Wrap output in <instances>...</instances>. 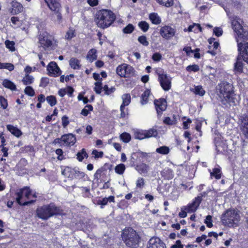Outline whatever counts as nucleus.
<instances>
[{"label":"nucleus","instance_id":"1","mask_svg":"<svg viewBox=\"0 0 248 248\" xmlns=\"http://www.w3.org/2000/svg\"><path fill=\"white\" fill-rule=\"evenodd\" d=\"M218 86V95L222 103L224 105L228 104L230 106L236 105L237 100L233 97L232 85L226 82H222Z\"/></svg>","mask_w":248,"mask_h":248},{"label":"nucleus","instance_id":"2","mask_svg":"<svg viewBox=\"0 0 248 248\" xmlns=\"http://www.w3.org/2000/svg\"><path fill=\"white\" fill-rule=\"evenodd\" d=\"M221 220L225 226L236 227L238 226L241 220L240 211L235 208L229 209L222 215Z\"/></svg>","mask_w":248,"mask_h":248},{"label":"nucleus","instance_id":"3","mask_svg":"<svg viewBox=\"0 0 248 248\" xmlns=\"http://www.w3.org/2000/svg\"><path fill=\"white\" fill-rule=\"evenodd\" d=\"M230 20L232 28L236 33V42H238L239 40L247 41L248 39V32L247 27L244 26L243 21L236 16L230 17Z\"/></svg>","mask_w":248,"mask_h":248},{"label":"nucleus","instance_id":"4","mask_svg":"<svg viewBox=\"0 0 248 248\" xmlns=\"http://www.w3.org/2000/svg\"><path fill=\"white\" fill-rule=\"evenodd\" d=\"M115 19V16L110 10H102L96 14L94 21L99 28L105 29L110 26Z\"/></svg>","mask_w":248,"mask_h":248},{"label":"nucleus","instance_id":"5","mask_svg":"<svg viewBox=\"0 0 248 248\" xmlns=\"http://www.w3.org/2000/svg\"><path fill=\"white\" fill-rule=\"evenodd\" d=\"M122 237L125 245L130 248H137L139 246L140 237L137 232L132 228L125 229Z\"/></svg>","mask_w":248,"mask_h":248},{"label":"nucleus","instance_id":"6","mask_svg":"<svg viewBox=\"0 0 248 248\" xmlns=\"http://www.w3.org/2000/svg\"><path fill=\"white\" fill-rule=\"evenodd\" d=\"M37 216L42 219L46 220L50 217L61 213V210L55 204L51 203L39 207L36 209Z\"/></svg>","mask_w":248,"mask_h":248},{"label":"nucleus","instance_id":"7","mask_svg":"<svg viewBox=\"0 0 248 248\" xmlns=\"http://www.w3.org/2000/svg\"><path fill=\"white\" fill-rule=\"evenodd\" d=\"M31 195V191L29 187H24L16 193V201L17 202L21 205H27L33 203L34 201L31 200L29 202L25 201L24 202H22L21 201L22 199H24V201H26V199H29Z\"/></svg>","mask_w":248,"mask_h":248},{"label":"nucleus","instance_id":"8","mask_svg":"<svg viewBox=\"0 0 248 248\" xmlns=\"http://www.w3.org/2000/svg\"><path fill=\"white\" fill-rule=\"evenodd\" d=\"M134 68L129 65L123 63L116 69L117 74L121 77H129L134 74Z\"/></svg>","mask_w":248,"mask_h":248},{"label":"nucleus","instance_id":"9","mask_svg":"<svg viewBox=\"0 0 248 248\" xmlns=\"http://www.w3.org/2000/svg\"><path fill=\"white\" fill-rule=\"evenodd\" d=\"M246 41L239 40L237 43L239 52L238 56L243 58V61L248 63V43H245Z\"/></svg>","mask_w":248,"mask_h":248},{"label":"nucleus","instance_id":"10","mask_svg":"<svg viewBox=\"0 0 248 248\" xmlns=\"http://www.w3.org/2000/svg\"><path fill=\"white\" fill-rule=\"evenodd\" d=\"M158 79L162 88L166 91L171 88V78L166 74L158 75Z\"/></svg>","mask_w":248,"mask_h":248},{"label":"nucleus","instance_id":"11","mask_svg":"<svg viewBox=\"0 0 248 248\" xmlns=\"http://www.w3.org/2000/svg\"><path fill=\"white\" fill-rule=\"evenodd\" d=\"M160 34L163 38L169 40L174 36L175 30L170 26H165L161 28Z\"/></svg>","mask_w":248,"mask_h":248},{"label":"nucleus","instance_id":"12","mask_svg":"<svg viewBox=\"0 0 248 248\" xmlns=\"http://www.w3.org/2000/svg\"><path fill=\"white\" fill-rule=\"evenodd\" d=\"M39 41L41 45L46 47H48L52 45V37L46 32L39 35Z\"/></svg>","mask_w":248,"mask_h":248},{"label":"nucleus","instance_id":"13","mask_svg":"<svg viewBox=\"0 0 248 248\" xmlns=\"http://www.w3.org/2000/svg\"><path fill=\"white\" fill-rule=\"evenodd\" d=\"M147 248H166L165 244L158 237L151 238Z\"/></svg>","mask_w":248,"mask_h":248},{"label":"nucleus","instance_id":"14","mask_svg":"<svg viewBox=\"0 0 248 248\" xmlns=\"http://www.w3.org/2000/svg\"><path fill=\"white\" fill-rule=\"evenodd\" d=\"M201 201L202 197L198 196L194 199L191 204H189L187 206H184V209L186 210L188 213L194 212L199 206Z\"/></svg>","mask_w":248,"mask_h":248},{"label":"nucleus","instance_id":"15","mask_svg":"<svg viewBox=\"0 0 248 248\" xmlns=\"http://www.w3.org/2000/svg\"><path fill=\"white\" fill-rule=\"evenodd\" d=\"M241 129L245 136L248 137V114H244L240 118Z\"/></svg>","mask_w":248,"mask_h":248},{"label":"nucleus","instance_id":"16","mask_svg":"<svg viewBox=\"0 0 248 248\" xmlns=\"http://www.w3.org/2000/svg\"><path fill=\"white\" fill-rule=\"evenodd\" d=\"M47 70L50 75L55 77L60 74V69L55 62H51L47 67Z\"/></svg>","mask_w":248,"mask_h":248},{"label":"nucleus","instance_id":"17","mask_svg":"<svg viewBox=\"0 0 248 248\" xmlns=\"http://www.w3.org/2000/svg\"><path fill=\"white\" fill-rule=\"evenodd\" d=\"M156 110L158 115L161 114V112L166 110L167 108L166 101L164 99H160L155 101Z\"/></svg>","mask_w":248,"mask_h":248},{"label":"nucleus","instance_id":"18","mask_svg":"<svg viewBox=\"0 0 248 248\" xmlns=\"http://www.w3.org/2000/svg\"><path fill=\"white\" fill-rule=\"evenodd\" d=\"M61 140L64 142L66 145H73L76 141L75 137L72 134H68L62 136Z\"/></svg>","mask_w":248,"mask_h":248},{"label":"nucleus","instance_id":"19","mask_svg":"<svg viewBox=\"0 0 248 248\" xmlns=\"http://www.w3.org/2000/svg\"><path fill=\"white\" fill-rule=\"evenodd\" d=\"M243 58L238 56L236 62L234 65V71L235 74H239L243 73L244 63Z\"/></svg>","mask_w":248,"mask_h":248},{"label":"nucleus","instance_id":"20","mask_svg":"<svg viewBox=\"0 0 248 248\" xmlns=\"http://www.w3.org/2000/svg\"><path fill=\"white\" fill-rule=\"evenodd\" d=\"M50 9L54 12L60 11L61 4L58 0H45Z\"/></svg>","mask_w":248,"mask_h":248},{"label":"nucleus","instance_id":"21","mask_svg":"<svg viewBox=\"0 0 248 248\" xmlns=\"http://www.w3.org/2000/svg\"><path fill=\"white\" fill-rule=\"evenodd\" d=\"M11 13L12 14H18L23 11V7L22 5L17 1H12Z\"/></svg>","mask_w":248,"mask_h":248},{"label":"nucleus","instance_id":"22","mask_svg":"<svg viewBox=\"0 0 248 248\" xmlns=\"http://www.w3.org/2000/svg\"><path fill=\"white\" fill-rule=\"evenodd\" d=\"M6 127L7 130L16 137H19L22 135L21 131L17 127L10 124L7 125Z\"/></svg>","mask_w":248,"mask_h":248},{"label":"nucleus","instance_id":"23","mask_svg":"<svg viewBox=\"0 0 248 248\" xmlns=\"http://www.w3.org/2000/svg\"><path fill=\"white\" fill-rule=\"evenodd\" d=\"M2 85L5 88H8L12 91L16 90V86L11 81L5 79L3 81Z\"/></svg>","mask_w":248,"mask_h":248},{"label":"nucleus","instance_id":"24","mask_svg":"<svg viewBox=\"0 0 248 248\" xmlns=\"http://www.w3.org/2000/svg\"><path fill=\"white\" fill-rule=\"evenodd\" d=\"M97 58L96 50L95 49H92L89 52L87 55V59L90 62H92L93 61L96 60Z\"/></svg>","mask_w":248,"mask_h":248},{"label":"nucleus","instance_id":"25","mask_svg":"<svg viewBox=\"0 0 248 248\" xmlns=\"http://www.w3.org/2000/svg\"><path fill=\"white\" fill-rule=\"evenodd\" d=\"M69 64L74 69H78L80 67L79 61L75 58H72L70 60Z\"/></svg>","mask_w":248,"mask_h":248},{"label":"nucleus","instance_id":"26","mask_svg":"<svg viewBox=\"0 0 248 248\" xmlns=\"http://www.w3.org/2000/svg\"><path fill=\"white\" fill-rule=\"evenodd\" d=\"M149 18L152 22L154 24L158 25L161 23V19L157 14H151L149 16Z\"/></svg>","mask_w":248,"mask_h":248},{"label":"nucleus","instance_id":"27","mask_svg":"<svg viewBox=\"0 0 248 248\" xmlns=\"http://www.w3.org/2000/svg\"><path fill=\"white\" fill-rule=\"evenodd\" d=\"M74 170L69 167H66L62 171V174L67 177L73 178Z\"/></svg>","mask_w":248,"mask_h":248},{"label":"nucleus","instance_id":"28","mask_svg":"<svg viewBox=\"0 0 248 248\" xmlns=\"http://www.w3.org/2000/svg\"><path fill=\"white\" fill-rule=\"evenodd\" d=\"M211 178L214 177L217 179H219L221 177V170L219 168H215L210 172Z\"/></svg>","mask_w":248,"mask_h":248},{"label":"nucleus","instance_id":"29","mask_svg":"<svg viewBox=\"0 0 248 248\" xmlns=\"http://www.w3.org/2000/svg\"><path fill=\"white\" fill-rule=\"evenodd\" d=\"M134 137L136 139L141 140L146 138L145 131L137 130L134 132Z\"/></svg>","mask_w":248,"mask_h":248},{"label":"nucleus","instance_id":"30","mask_svg":"<svg viewBox=\"0 0 248 248\" xmlns=\"http://www.w3.org/2000/svg\"><path fill=\"white\" fill-rule=\"evenodd\" d=\"M123 103L121 106H128L131 102V97L129 94H124L122 96Z\"/></svg>","mask_w":248,"mask_h":248},{"label":"nucleus","instance_id":"31","mask_svg":"<svg viewBox=\"0 0 248 248\" xmlns=\"http://www.w3.org/2000/svg\"><path fill=\"white\" fill-rule=\"evenodd\" d=\"M170 148L166 146H163L156 149V152L162 155H167L170 152Z\"/></svg>","mask_w":248,"mask_h":248},{"label":"nucleus","instance_id":"32","mask_svg":"<svg viewBox=\"0 0 248 248\" xmlns=\"http://www.w3.org/2000/svg\"><path fill=\"white\" fill-rule=\"evenodd\" d=\"M77 159L79 161H82L84 157H88V155L85 149H82L81 151L78 152L77 154Z\"/></svg>","mask_w":248,"mask_h":248},{"label":"nucleus","instance_id":"33","mask_svg":"<svg viewBox=\"0 0 248 248\" xmlns=\"http://www.w3.org/2000/svg\"><path fill=\"white\" fill-rule=\"evenodd\" d=\"M157 2L165 7H169L173 5V0H156Z\"/></svg>","mask_w":248,"mask_h":248},{"label":"nucleus","instance_id":"34","mask_svg":"<svg viewBox=\"0 0 248 248\" xmlns=\"http://www.w3.org/2000/svg\"><path fill=\"white\" fill-rule=\"evenodd\" d=\"M34 78L28 74H27L22 79V81L24 85H30L33 82Z\"/></svg>","mask_w":248,"mask_h":248},{"label":"nucleus","instance_id":"35","mask_svg":"<svg viewBox=\"0 0 248 248\" xmlns=\"http://www.w3.org/2000/svg\"><path fill=\"white\" fill-rule=\"evenodd\" d=\"M146 138H149L152 137H155L157 135V132L154 129H150L149 130H145Z\"/></svg>","mask_w":248,"mask_h":248},{"label":"nucleus","instance_id":"36","mask_svg":"<svg viewBox=\"0 0 248 248\" xmlns=\"http://www.w3.org/2000/svg\"><path fill=\"white\" fill-rule=\"evenodd\" d=\"M138 25L143 32H146L149 28V24L145 21L140 22Z\"/></svg>","mask_w":248,"mask_h":248},{"label":"nucleus","instance_id":"37","mask_svg":"<svg viewBox=\"0 0 248 248\" xmlns=\"http://www.w3.org/2000/svg\"><path fill=\"white\" fill-rule=\"evenodd\" d=\"M0 69H6L11 71L14 69V65L10 63H0Z\"/></svg>","mask_w":248,"mask_h":248},{"label":"nucleus","instance_id":"38","mask_svg":"<svg viewBox=\"0 0 248 248\" xmlns=\"http://www.w3.org/2000/svg\"><path fill=\"white\" fill-rule=\"evenodd\" d=\"M74 36H75V31L73 29H69L66 33L65 38L66 40H70Z\"/></svg>","mask_w":248,"mask_h":248},{"label":"nucleus","instance_id":"39","mask_svg":"<svg viewBox=\"0 0 248 248\" xmlns=\"http://www.w3.org/2000/svg\"><path fill=\"white\" fill-rule=\"evenodd\" d=\"M125 169V165L123 164H120L115 167V171L118 174H122Z\"/></svg>","mask_w":248,"mask_h":248},{"label":"nucleus","instance_id":"40","mask_svg":"<svg viewBox=\"0 0 248 248\" xmlns=\"http://www.w3.org/2000/svg\"><path fill=\"white\" fill-rule=\"evenodd\" d=\"M150 94V91L146 90L142 95V100L141 103L142 105L146 104L148 102V98Z\"/></svg>","mask_w":248,"mask_h":248},{"label":"nucleus","instance_id":"41","mask_svg":"<svg viewBox=\"0 0 248 248\" xmlns=\"http://www.w3.org/2000/svg\"><path fill=\"white\" fill-rule=\"evenodd\" d=\"M120 137L121 140L125 143L129 142L131 140L130 135L126 132L122 133Z\"/></svg>","mask_w":248,"mask_h":248},{"label":"nucleus","instance_id":"42","mask_svg":"<svg viewBox=\"0 0 248 248\" xmlns=\"http://www.w3.org/2000/svg\"><path fill=\"white\" fill-rule=\"evenodd\" d=\"M93 107L91 105H88L85 107V108L82 110L81 114L84 116L88 115L90 111H92Z\"/></svg>","mask_w":248,"mask_h":248},{"label":"nucleus","instance_id":"43","mask_svg":"<svg viewBox=\"0 0 248 248\" xmlns=\"http://www.w3.org/2000/svg\"><path fill=\"white\" fill-rule=\"evenodd\" d=\"M138 41L144 46H147L149 43L147 40V37L144 35L139 36L138 39Z\"/></svg>","mask_w":248,"mask_h":248},{"label":"nucleus","instance_id":"44","mask_svg":"<svg viewBox=\"0 0 248 248\" xmlns=\"http://www.w3.org/2000/svg\"><path fill=\"white\" fill-rule=\"evenodd\" d=\"M134 30V27L131 24H129L127 26L123 29V31L124 33H131Z\"/></svg>","mask_w":248,"mask_h":248},{"label":"nucleus","instance_id":"45","mask_svg":"<svg viewBox=\"0 0 248 248\" xmlns=\"http://www.w3.org/2000/svg\"><path fill=\"white\" fill-rule=\"evenodd\" d=\"M85 176V173L83 172L77 170H74L73 178L81 179Z\"/></svg>","mask_w":248,"mask_h":248},{"label":"nucleus","instance_id":"46","mask_svg":"<svg viewBox=\"0 0 248 248\" xmlns=\"http://www.w3.org/2000/svg\"><path fill=\"white\" fill-rule=\"evenodd\" d=\"M195 94H199L201 96H203L205 93V91L203 89L202 86H198L194 88V91Z\"/></svg>","mask_w":248,"mask_h":248},{"label":"nucleus","instance_id":"47","mask_svg":"<svg viewBox=\"0 0 248 248\" xmlns=\"http://www.w3.org/2000/svg\"><path fill=\"white\" fill-rule=\"evenodd\" d=\"M46 101L51 106L55 105L57 102L56 97L52 95L47 96Z\"/></svg>","mask_w":248,"mask_h":248},{"label":"nucleus","instance_id":"48","mask_svg":"<svg viewBox=\"0 0 248 248\" xmlns=\"http://www.w3.org/2000/svg\"><path fill=\"white\" fill-rule=\"evenodd\" d=\"M95 87L94 88V91L96 93L99 94L101 93V91L102 89V83L100 81L96 82L94 84Z\"/></svg>","mask_w":248,"mask_h":248},{"label":"nucleus","instance_id":"49","mask_svg":"<svg viewBox=\"0 0 248 248\" xmlns=\"http://www.w3.org/2000/svg\"><path fill=\"white\" fill-rule=\"evenodd\" d=\"M5 44L7 48L9 49L11 51H14L15 50L14 46L15 43L13 41H10L6 40L5 42Z\"/></svg>","mask_w":248,"mask_h":248},{"label":"nucleus","instance_id":"50","mask_svg":"<svg viewBox=\"0 0 248 248\" xmlns=\"http://www.w3.org/2000/svg\"><path fill=\"white\" fill-rule=\"evenodd\" d=\"M164 123L168 125H173L176 124V119L173 117L172 119H171L170 117H166L163 121Z\"/></svg>","mask_w":248,"mask_h":248},{"label":"nucleus","instance_id":"51","mask_svg":"<svg viewBox=\"0 0 248 248\" xmlns=\"http://www.w3.org/2000/svg\"><path fill=\"white\" fill-rule=\"evenodd\" d=\"M26 94L32 96L34 95V91L33 89L31 86H27L24 91Z\"/></svg>","mask_w":248,"mask_h":248},{"label":"nucleus","instance_id":"52","mask_svg":"<svg viewBox=\"0 0 248 248\" xmlns=\"http://www.w3.org/2000/svg\"><path fill=\"white\" fill-rule=\"evenodd\" d=\"M103 89L107 95H109L115 91V88L114 87H111L110 88H109L107 85H105Z\"/></svg>","mask_w":248,"mask_h":248},{"label":"nucleus","instance_id":"53","mask_svg":"<svg viewBox=\"0 0 248 248\" xmlns=\"http://www.w3.org/2000/svg\"><path fill=\"white\" fill-rule=\"evenodd\" d=\"M212 218V217L210 215L207 216L206 217L204 223L206 224L208 227L210 228L213 226Z\"/></svg>","mask_w":248,"mask_h":248},{"label":"nucleus","instance_id":"54","mask_svg":"<svg viewBox=\"0 0 248 248\" xmlns=\"http://www.w3.org/2000/svg\"><path fill=\"white\" fill-rule=\"evenodd\" d=\"M214 33L217 37L220 36L223 33V31L221 28L216 27L214 29Z\"/></svg>","mask_w":248,"mask_h":248},{"label":"nucleus","instance_id":"55","mask_svg":"<svg viewBox=\"0 0 248 248\" xmlns=\"http://www.w3.org/2000/svg\"><path fill=\"white\" fill-rule=\"evenodd\" d=\"M186 70L189 71L196 72L199 70V67L198 65H189L186 67Z\"/></svg>","mask_w":248,"mask_h":248},{"label":"nucleus","instance_id":"56","mask_svg":"<svg viewBox=\"0 0 248 248\" xmlns=\"http://www.w3.org/2000/svg\"><path fill=\"white\" fill-rule=\"evenodd\" d=\"M0 105L3 108H6L7 107V100L2 96H0Z\"/></svg>","mask_w":248,"mask_h":248},{"label":"nucleus","instance_id":"57","mask_svg":"<svg viewBox=\"0 0 248 248\" xmlns=\"http://www.w3.org/2000/svg\"><path fill=\"white\" fill-rule=\"evenodd\" d=\"M144 185V180L142 178H139L136 182V186L138 187H142Z\"/></svg>","mask_w":248,"mask_h":248},{"label":"nucleus","instance_id":"58","mask_svg":"<svg viewBox=\"0 0 248 248\" xmlns=\"http://www.w3.org/2000/svg\"><path fill=\"white\" fill-rule=\"evenodd\" d=\"M139 167L141 173L147 172L148 171V166L145 164H141Z\"/></svg>","mask_w":248,"mask_h":248},{"label":"nucleus","instance_id":"59","mask_svg":"<svg viewBox=\"0 0 248 248\" xmlns=\"http://www.w3.org/2000/svg\"><path fill=\"white\" fill-rule=\"evenodd\" d=\"M162 58V56L159 53H155L152 56V59L155 61H159Z\"/></svg>","mask_w":248,"mask_h":248},{"label":"nucleus","instance_id":"60","mask_svg":"<svg viewBox=\"0 0 248 248\" xmlns=\"http://www.w3.org/2000/svg\"><path fill=\"white\" fill-rule=\"evenodd\" d=\"M92 154L94 155L95 158H99L102 157L103 153L102 152H98L97 150H94L92 152Z\"/></svg>","mask_w":248,"mask_h":248},{"label":"nucleus","instance_id":"61","mask_svg":"<svg viewBox=\"0 0 248 248\" xmlns=\"http://www.w3.org/2000/svg\"><path fill=\"white\" fill-rule=\"evenodd\" d=\"M194 27H196L198 29H199L200 31H202V27H201L200 25L199 24H194L192 25H190L188 27V31H192V30H193V28Z\"/></svg>","mask_w":248,"mask_h":248},{"label":"nucleus","instance_id":"62","mask_svg":"<svg viewBox=\"0 0 248 248\" xmlns=\"http://www.w3.org/2000/svg\"><path fill=\"white\" fill-rule=\"evenodd\" d=\"M184 206H183L181 208V211L179 213V216L180 217L184 218L186 217L187 211L186 210H185Z\"/></svg>","mask_w":248,"mask_h":248},{"label":"nucleus","instance_id":"63","mask_svg":"<svg viewBox=\"0 0 248 248\" xmlns=\"http://www.w3.org/2000/svg\"><path fill=\"white\" fill-rule=\"evenodd\" d=\"M62 123L63 126L64 127H65L69 124V121L68 120V117H66V116H63L62 117Z\"/></svg>","mask_w":248,"mask_h":248},{"label":"nucleus","instance_id":"64","mask_svg":"<svg viewBox=\"0 0 248 248\" xmlns=\"http://www.w3.org/2000/svg\"><path fill=\"white\" fill-rule=\"evenodd\" d=\"M171 248H183V245L181 244L180 240L176 241L175 244L173 245Z\"/></svg>","mask_w":248,"mask_h":248}]
</instances>
